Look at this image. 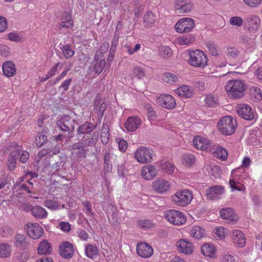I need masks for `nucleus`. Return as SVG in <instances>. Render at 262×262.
<instances>
[{
	"instance_id": "f257e3e1",
	"label": "nucleus",
	"mask_w": 262,
	"mask_h": 262,
	"mask_svg": "<svg viewBox=\"0 0 262 262\" xmlns=\"http://www.w3.org/2000/svg\"><path fill=\"white\" fill-rule=\"evenodd\" d=\"M227 95L230 97L239 98L244 96L246 85L244 80L232 79L228 81L225 86Z\"/></svg>"
},
{
	"instance_id": "f03ea898",
	"label": "nucleus",
	"mask_w": 262,
	"mask_h": 262,
	"mask_svg": "<svg viewBox=\"0 0 262 262\" xmlns=\"http://www.w3.org/2000/svg\"><path fill=\"white\" fill-rule=\"evenodd\" d=\"M217 126L223 135H231L235 132L237 126L236 120L231 116H224L219 121Z\"/></svg>"
},
{
	"instance_id": "7ed1b4c3",
	"label": "nucleus",
	"mask_w": 262,
	"mask_h": 262,
	"mask_svg": "<svg viewBox=\"0 0 262 262\" xmlns=\"http://www.w3.org/2000/svg\"><path fill=\"white\" fill-rule=\"evenodd\" d=\"M243 170L240 168L235 169L232 170L231 178L229 184L232 189V191L234 190L238 191H244L245 187L243 183L244 179H246L247 173L243 172L241 171Z\"/></svg>"
},
{
	"instance_id": "20e7f679",
	"label": "nucleus",
	"mask_w": 262,
	"mask_h": 262,
	"mask_svg": "<svg viewBox=\"0 0 262 262\" xmlns=\"http://www.w3.org/2000/svg\"><path fill=\"white\" fill-rule=\"evenodd\" d=\"M192 199L191 191L186 189L178 191L171 196V200L177 205L182 207L189 204Z\"/></svg>"
},
{
	"instance_id": "39448f33",
	"label": "nucleus",
	"mask_w": 262,
	"mask_h": 262,
	"mask_svg": "<svg viewBox=\"0 0 262 262\" xmlns=\"http://www.w3.org/2000/svg\"><path fill=\"white\" fill-rule=\"evenodd\" d=\"M164 216L168 222L175 225H183L186 223L187 220L183 213L174 209L166 211Z\"/></svg>"
},
{
	"instance_id": "423d86ee",
	"label": "nucleus",
	"mask_w": 262,
	"mask_h": 262,
	"mask_svg": "<svg viewBox=\"0 0 262 262\" xmlns=\"http://www.w3.org/2000/svg\"><path fill=\"white\" fill-rule=\"evenodd\" d=\"M189 63L194 67H204L207 63V58L202 51L196 50L189 53Z\"/></svg>"
},
{
	"instance_id": "0eeeda50",
	"label": "nucleus",
	"mask_w": 262,
	"mask_h": 262,
	"mask_svg": "<svg viewBox=\"0 0 262 262\" xmlns=\"http://www.w3.org/2000/svg\"><path fill=\"white\" fill-rule=\"evenodd\" d=\"M153 151L145 146L138 148L134 154V158L138 163H148L152 160Z\"/></svg>"
},
{
	"instance_id": "6e6552de",
	"label": "nucleus",
	"mask_w": 262,
	"mask_h": 262,
	"mask_svg": "<svg viewBox=\"0 0 262 262\" xmlns=\"http://www.w3.org/2000/svg\"><path fill=\"white\" fill-rule=\"evenodd\" d=\"M194 27L192 18L185 17L181 18L175 25L174 28L177 32L182 33L191 31Z\"/></svg>"
},
{
	"instance_id": "1a4fd4ad",
	"label": "nucleus",
	"mask_w": 262,
	"mask_h": 262,
	"mask_svg": "<svg viewBox=\"0 0 262 262\" xmlns=\"http://www.w3.org/2000/svg\"><path fill=\"white\" fill-rule=\"evenodd\" d=\"M236 112L241 118L247 120H252L256 116L254 110L249 105L244 103L237 105Z\"/></svg>"
},
{
	"instance_id": "9d476101",
	"label": "nucleus",
	"mask_w": 262,
	"mask_h": 262,
	"mask_svg": "<svg viewBox=\"0 0 262 262\" xmlns=\"http://www.w3.org/2000/svg\"><path fill=\"white\" fill-rule=\"evenodd\" d=\"M25 228L28 235L32 239H38L44 234L43 228L37 223H29Z\"/></svg>"
},
{
	"instance_id": "9b49d317",
	"label": "nucleus",
	"mask_w": 262,
	"mask_h": 262,
	"mask_svg": "<svg viewBox=\"0 0 262 262\" xmlns=\"http://www.w3.org/2000/svg\"><path fill=\"white\" fill-rule=\"evenodd\" d=\"M174 8L179 13H187L191 11L194 5L191 0H175Z\"/></svg>"
},
{
	"instance_id": "f8f14e48",
	"label": "nucleus",
	"mask_w": 262,
	"mask_h": 262,
	"mask_svg": "<svg viewBox=\"0 0 262 262\" xmlns=\"http://www.w3.org/2000/svg\"><path fill=\"white\" fill-rule=\"evenodd\" d=\"M226 62L228 61L230 66L237 63L241 57L239 51L235 47H228L226 49Z\"/></svg>"
},
{
	"instance_id": "ddd939ff",
	"label": "nucleus",
	"mask_w": 262,
	"mask_h": 262,
	"mask_svg": "<svg viewBox=\"0 0 262 262\" xmlns=\"http://www.w3.org/2000/svg\"><path fill=\"white\" fill-rule=\"evenodd\" d=\"M157 103L162 107L171 110L176 106V102L173 97L169 94H162L158 98Z\"/></svg>"
},
{
	"instance_id": "4468645a",
	"label": "nucleus",
	"mask_w": 262,
	"mask_h": 262,
	"mask_svg": "<svg viewBox=\"0 0 262 262\" xmlns=\"http://www.w3.org/2000/svg\"><path fill=\"white\" fill-rule=\"evenodd\" d=\"M137 253L143 258H149L154 253L152 247L145 243L138 244L136 248Z\"/></svg>"
},
{
	"instance_id": "2eb2a0df",
	"label": "nucleus",
	"mask_w": 262,
	"mask_h": 262,
	"mask_svg": "<svg viewBox=\"0 0 262 262\" xmlns=\"http://www.w3.org/2000/svg\"><path fill=\"white\" fill-rule=\"evenodd\" d=\"M193 145L194 147L202 150H211L212 143L205 138L196 136L193 139Z\"/></svg>"
},
{
	"instance_id": "dca6fc26",
	"label": "nucleus",
	"mask_w": 262,
	"mask_h": 262,
	"mask_svg": "<svg viewBox=\"0 0 262 262\" xmlns=\"http://www.w3.org/2000/svg\"><path fill=\"white\" fill-rule=\"evenodd\" d=\"M158 171L155 165L147 164L144 166L141 170V175L143 179L147 180L153 179L157 175Z\"/></svg>"
},
{
	"instance_id": "f3484780",
	"label": "nucleus",
	"mask_w": 262,
	"mask_h": 262,
	"mask_svg": "<svg viewBox=\"0 0 262 262\" xmlns=\"http://www.w3.org/2000/svg\"><path fill=\"white\" fill-rule=\"evenodd\" d=\"M153 189L159 193H163L169 190L170 184L169 182L164 179H158L152 183Z\"/></svg>"
},
{
	"instance_id": "a211bd4d",
	"label": "nucleus",
	"mask_w": 262,
	"mask_h": 262,
	"mask_svg": "<svg viewBox=\"0 0 262 262\" xmlns=\"http://www.w3.org/2000/svg\"><path fill=\"white\" fill-rule=\"evenodd\" d=\"M225 192L224 187L220 185H215L211 187L206 191L208 199L210 200H217L221 198V195Z\"/></svg>"
},
{
	"instance_id": "6ab92c4d",
	"label": "nucleus",
	"mask_w": 262,
	"mask_h": 262,
	"mask_svg": "<svg viewBox=\"0 0 262 262\" xmlns=\"http://www.w3.org/2000/svg\"><path fill=\"white\" fill-rule=\"evenodd\" d=\"M176 246L180 252L185 254H190L193 252V247L189 241L181 239L177 242Z\"/></svg>"
},
{
	"instance_id": "aec40b11",
	"label": "nucleus",
	"mask_w": 262,
	"mask_h": 262,
	"mask_svg": "<svg viewBox=\"0 0 262 262\" xmlns=\"http://www.w3.org/2000/svg\"><path fill=\"white\" fill-rule=\"evenodd\" d=\"M141 124V120L137 117H129L124 123L128 132H132L138 128Z\"/></svg>"
},
{
	"instance_id": "412c9836",
	"label": "nucleus",
	"mask_w": 262,
	"mask_h": 262,
	"mask_svg": "<svg viewBox=\"0 0 262 262\" xmlns=\"http://www.w3.org/2000/svg\"><path fill=\"white\" fill-rule=\"evenodd\" d=\"M222 219L227 221L228 223H235L238 220L237 215L231 208H224L220 211Z\"/></svg>"
},
{
	"instance_id": "4be33fe9",
	"label": "nucleus",
	"mask_w": 262,
	"mask_h": 262,
	"mask_svg": "<svg viewBox=\"0 0 262 262\" xmlns=\"http://www.w3.org/2000/svg\"><path fill=\"white\" fill-rule=\"evenodd\" d=\"M60 253L62 257L71 258L74 253L73 245L68 242H63L59 247Z\"/></svg>"
},
{
	"instance_id": "5701e85b",
	"label": "nucleus",
	"mask_w": 262,
	"mask_h": 262,
	"mask_svg": "<svg viewBox=\"0 0 262 262\" xmlns=\"http://www.w3.org/2000/svg\"><path fill=\"white\" fill-rule=\"evenodd\" d=\"M246 23L249 30L251 31H254L259 28L260 24V19L257 15H250L247 16Z\"/></svg>"
},
{
	"instance_id": "b1692460",
	"label": "nucleus",
	"mask_w": 262,
	"mask_h": 262,
	"mask_svg": "<svg viewBox=\"0 0 262 262\" xmlns=\"http://www.w3.org/2000/svg\"><path fill=\"white\" fill-rule=\"evenodd\" d=\"M175 93L180 97L189 98L193 95L192 88L187 85H182L174 90Z\"/></svg>"
},
{
	"instance_id": "393cba45",
	"label": "nucleus",
	"mask_w": 262,
	"mask_h": 262,
	"mask_svg": "<svg viewBox=\"0 0 262 262\" xmlns=\"http://www.w3.org/2000/svg\"><path fill=\"white\" fill-rule=\"evenodd\" d=\"M232 238L233 242L239 247H243L246 244V238L244 234L240 230H233Z\"/></svg>"
},
{
	"instance_id": "a878e982",
	"label": "nucleus",
	"mask_w": 262,
	"mask_h": 262,
	"mask_svg": "<svg viewBox=\"0 0 262 262\" xmlns=\"http://www.w3.org/2000/svg\"><path fill=\"white\" fill-rule=\"evenodd\" d=\"M32 215L38 219H45L48 216L47 211L39 205H35L32 207Z\"/></svg>"
},
{
	"instance_id": "bb28decb",
	"label": "nucleus",
	"mask_w": 262,
	"mask_h": 262,
	"mask_svg": "<svg viewBox=\"0 0 262 262\" xmlns=\"http://www.w3.org/2000/svg\"><path fill=\"white\" fill-rule=\"evenodd\" d=\"M105 64V60L103 59H99L97 55H95L94 60L92 62L91 66L93 68L95 72L99 74L102 71L103 69Z\"/></svg>"
},
{
	"instance_id": "cd10ccee",
	"label": "nucleus",
	"mask_w": 262,
	"mask_h": 262,
	"mask_svg": "<svg viewBox=\"0 0 262 262\" xmlns=\"http://www.w3.org/2000/svg\"><path fill=\"white\" fill-rule=\"evenodd\" d=\"M210 151L213 153L214 157L223 160L226 159L228 156L226 150L219 145H212L211 150H210Z\"/></svg>"
},
{
	"instance_id": "c85d7f7f",
	"label": "nucleus",
	"mask_w": 262,
	"mask_h": 262,
	"mask_svg": "<svg viewBox=\"0 0 262 262\" xmlns=\"http://www.w3.org/2000/svg\"><path fill=\"white\" fill-rule=\"evenodd\" d=\"M3 72L4 74L8 77H12L16 73V67L12 61H7L3 63Z\"/></svg>"
},
{
	"instance_id": "c756f323",
	"label": "nucleus",
	"mask_w": 262,
	"mask_h": 262,
	"mask_svg": "<svg viewBox=\"0 0 262 262\" xmlns=\"http://www.w3.org/2000/svg\"><path fill=\"white\" fill-rule=\"evenodd\" d=\"M71 118L69 116H64L57 122V125L59 129L64 132L70 130V126L72 125L70 122Z\"/></svg>"
},
{
	"instance_id": "7c9ffc66",
	"label": "nucleus",
	"mask_w": 262,
	"mask_h": 262,
	"mask_svg": "<svg viewBox=\"0 0 262 262\" xmlns=\"http://www.w3.org/2000/svg\"><path fill=\"white\" fill-rule=\"evenodd\" d=\"M12 148L14 149L17 158L19 157V160L21 162L25 163L27 161L29 158V154L27 151L21 150V147L16 144Z\"/></svg>"
},
{
	"instance_id": "2f4dec72",
	"label": "nucleus",
	"mask_w": 262,
	"mask_h": 262,
	"mask_svg": "<svg viewBox=\"0 0 262 262\" xmlns=\"http://www.w3.org/2000/svg\"><path fill=\"white\" fill-rule=\"evenodd\" d=\"M162 79L165 82L172 84L179 81V77L178 74L170 72H165L162 74Z\"/></svg>"
},
{
	"instance_id": "473e14b6",
	"label": "nucleus",
	"mask_w": 262,
	"mask_h": 262,
	"mask_svg": "<svg viewBox=\"0 0 262 262\" xmlns=\"http://www.w3.org/2000/svg\"><path fill=\"white\" fill-rule=\"evenodd\" d=\"M157 17L151 11H148L145 13L143 16L144 26L146 27L151 26L156 21Z\"/></svg>"
},
{
	"instance_id": "72a5a7b5",
	"label": "nucleus",
	"mask_w": 262,
	"mask_h": 262,
	"mask_svg": "<svg viewBox=\"0 0 262 262\" xmlns=\"http://www.w3.org/2000/svg\"><path fill=\"white\" fill-rule=\"evenodd\" d=\"M37 251L39 254H48L51 252L52 248L48 241L43 240L40 243Z\"/></svg>"
},
{
	"instance_id": "f704fd0d",
	"label": "nucleus",
	"mask_w": 262,
	"mask_h": 262,
	"mask_svg": "<svg viewBox=\"0 0 262 262\" xmlns=\"http://www.w3.org/2000/svg\"><path fill=\"white\" fill-rule=\"evenodd\" d=\"M96 125L94 124L86 122L84 124L80 125L78 129V133L79 134H89L95 128Z\"/></svg>"
},
{
	"instance_id": "c9c22d12",
	"label": "nucleus",
	"mask_w": 262,
	"mask_h": 262,
	"mask_svg": "<svg viewBox=\"0 0 262 262\" xmlns=\"http://www.w3.org/2000/svg\"><path fill=\"white\" fill-rule=\"evenodd\" d=\"M205 234V231L200 226H193L190 231V235L195 239H200Z\"/></svg>"
},
{
	"instance_id": "e433bc0d",
	"label": "nucleus",
	"mask_w": 262,
	"mask_h": 262,
	"mask_svg": "<svg viewBox=\"0 0 262 262\" xmlns=\"http://www.w3.org/2000/svg\"><path fill=\"white\" fill-rule=\"evenodd\" d=\"M202 253L204 255L208 257H212L215 253V249L214 246L211 244H205L201 248Z\"/></svg>"
},
{
	"instance_id": "4c0bfd02",
	"label": "nucleus",
	"mask_w": 262,
	"mask_h": 262,
	"mask_svg": "<svg viewBox=\"0 0 262 262\" xmlns=\"http://www.w3.org/2000/svg\"><path fill=\"white\" fill-rule=\"evenodd\" d=\"M195 40L193 35L189 34L179 37L177 39L178 43L180 45H189Z\"/></svg>"
},
{
	"instance_id": "58836bf2",
	"label": "nucleus",
	"mask_w": 262,
	"mask_h": 262,
	"mask_svg": "<svg viewBox=\"0 0 262 262\" xmlns=\"http://www.w3.org/2000/svg\"><path fill=\"white\" fill-rule=\"evenodd\" d=\"M86 256L92 259H94L98 254V250L95 246L91 245H88L85 249Z\"/></svg>"
},
{
	"instance_id": "ea45409f",
	"label": "nucleus",
	"mask_w": 262,
	"mask_h": 262,
	"mask_svg": "<svg viewBox=\"0 0 262 262\" xmlns=\"http://www.w3.org/2000/svg\"><path fill=\"white\" fill-rule=\"evenodd\" d=\"M101 139L102 143L103 144H107L110 139L109 127L106 124L103 125L101 134Z\"/></svg>"
},
{
	"instance_id": "a19ab883",
	"label": "nucleus",
	"mask_w": 262,
	"mask_h": 262,
	"mask_svg": "<svg viewBox=\"0 0 262 262\" xmlns=\"http://www.w3.org/2000/svg\"><path fill=\"white\" fill-rule=\"evenodd\" d=\"M11 252V246L6 243L0 244V257H7L10 256Z\"/></svg>"
},
{
	"instance_id": "79ce46f5",
	"label": "nucleus",
	"mask_w": 262,
	"mask_h": 262,
	"mask_svg": "<svg viewBox=\"0 0 262 262\" xmlns=\"http://www.w3.org/2000/svg\"><path fill=\"white\" fill-rule=\"evenodd\" d=\"M44 205L52 211H55L60 209V204L58 201L54 200H46Z\"/></svg>"
},
{
	"instance_id": "37998d69",
	"label": "nucleus",
	"mask_w": 262,
	"mask_h": 262,
	"mask_svg": "<svg viewBox=\"0 0 262 262\" xmlns=\"http://www.w3.org/2000/svg\"><path fill=\"white\" fill-rule=\"evenodd\" d=\"M60 49L63 55L66 58L68 59L72 57L75 54L74 50L68 44L63 45Z\"/></svg>"
},
{
	"instance_id": "c03bdc74",
	"label": "nucleus",
	"mask_w": 262,
	"mask_h": 262,
	"mask_svg": "<svg viewBox=\"0 0 262 262\" xmlns=\"http://www.w3.org/2000/svg\"><path fill=\"white\" fill-rule=\"evenodd\" d=\"M159 166L163 170L169 174H171L174 172V167L169 162H161L159 164Z\"/></svg>"
},
{
	"instance_id": "a18cd8bd",
	"label": "nucleus",
	"mask_w": 262,
	"mask_h": 262,
	"mask_svg": "<svg viewBox=\"0 0 262 262\" xmlns=\"http://www.w3.org/2000/svg\"><path fill=\"white\" fill-rule=\"evenodd\" d=\"M251 96L256 101H259L262 99V92L261 89L257 86H253L250 90Z\"/></svg>"
},
{
	"instance_id": "49530a36",
	"label": "nucleus",
	"mask_w": 262,
	"mask_h": 262,
	"mask_svg": "<svg viewBox=\"0 0 262 262\" xmlns=\"http://www.w3.org/2000/svg\"><path fill=\"white\" fill-rule=\"evenodd\" d=\"M17 159L18 158L14 151V149H13V150H12L11 152L10 153L8 161V166L10 170H13L15 167V164Z\"/></svg>"
},
{
	"instance_id": "de8ad7c7",
	"label": "nucleus",
	"mask_w": 262,
	"mask_h": 262,
	"mask_svg": "<svg viewBox=\"0 0 262 262\" xmlns=\"http://www.w3.org/2000/svg\"><path fill=\"white\" fill-rule=\"evenodd\" d=\"M48 140V138L42 133H39L35 138V143L38 147L42 146Z\"/></svg>"
},
{
	"instance_id": "09e8293b",
	"label": "nucleus",
	"mask_w": 262,
	"mask_h": 262,
	"mask_svg": "<svg viewBox=\"0 0 262 262\" xmlns=\"http://www.w3.org/2000/svg\"><path fill=\"white\" fill-rule=\"evenodd\" d=\"M15 245L17 247L25 246L27 244V238L25 235L17 234L15 238Z\"/></svg>"
},
{
	"instance_id": "8fccbe9b",
	"label": "nucleus",
	"mask_w": 262,
	"mask_h": 262,
	"mask_svg": "<svg viewBox=\"0 0 262 262\" xmlns=\"http://www.w3.org/2000/svg\"><path fill=\"white\" fill-rule=\"evenodd\" d=\"M206 105L210 107H214L217 104V98L213 95H207L205 99Z\"/></svg>"
},
{
	"instance_id": "3c124183",
	"label": "nucleus",
	"mask_w": 262,
	"mask_h": 262,
	"mask_svg": "<svg viewBox=\"0 0 262 262\" xmlns=\"http://www.w3.org/2000/svg\"><path fill=\"white\" fill-rule=\"evenodd\" d=\"M159 53L163 57L167 58L172 55V51L168 46H163L160 47Z\"/></svg>"
},
{
	"instance_id": "603ef678",
	"label": "nucleus",
	"mask_w": 262,
	"mask_h": 262,
	"mask_svg": "<svg viewBox=\"0 0 262 262\" xmlns=\"http://www.w3.org/2000/svg\"><path fill=\"white\" fill-rule=\"evenodd\" d=\"M133 74L139 79H143L146 76L145 70L140 67H136L134 68Z\"/></svg>"
},
{
	"instance_id": "864d4df0",
	"label": "nucleus",
	"mask_w": 262,
	"mask_h": 262,
	"mask_svg": "<svg viewBox=\"0 0 262 262\" xmlns=\"http://www.w3.org/2000/svg\"><path fill=\"white\" fill-rule=\"evenodd\" d=\"M229 23L232 26L241 27L243 25V20L239 16H233L230 18Z\"/></svg>"
},
{
	"instance_id": "5fc2aeb1",
	"label": "nucleus",
	"mask_w": 262,
	"mask_h": 262,
	"mask_svg": "<svg viewBox=\"0 0 262 262\" xmlns=\"http://www.w3.org/2000/svg\"><path fill=\"white\" fill-rule=\"evenodd\" d=\"M195 159L192 154H185L183 157V162L186 165H191L194 163Z\"/></svg>"
},
{
	"instance_id": "6e6d98bb",
	"label": "nucleus",
	"mask_w": 262,
	"mask_h": 262,
	"mask_svg": "<svg viewBox=\"0 0 262 262\" xmlns=\"http://www.w3.org/2000/svg\"><path fill=\"white\" fill-rule=\"evenodd\" d=\"M206 46L210 53L212 56H216L219 55L218 48L215 44L213 43H208Z\"/></svg>"
},
{
	"instance_id": "4d7b16f0",
	"label": "nucleus",
	"mask_w": 262,
	"mask_h": 262,
	"mask_svg": "<svg viewBox=\"0 0 262 262\" xmlns=\"http://www.w3.org/2000/svg\"><path fill=\"white\" fill-rule=\"evenodd\" d=\"M59 228L64 232H69L71 229V225L66 222H60L58 224Z\"/></svg>"
},
{
	"instance_id": "13d9d810",
	"label": "nucleus",
	"mask_w": 262,
	"mask_h": 262,
	"mask_svg": "<svg viewBox=\"0 0 262 262\" xmlns=\"http://www.w3.org/2000/svg\"><path fill=\"white\" fill-rule=\"evenodd\" d=\"M116 142L118 144V148L120 151L122 152L126 151L128 147V144L125 140L123 139H117Z\"/></svg>"
},
{
	"instance_id": "bf43d9fd",
	"label": "nucleus",
	"mask_w": 262,
	"mask_h": 262,
	"mask_svg": "<svg viewBox=\"0 0 262 262\" xmlns=\"http://www.w3.org/2000/svg\"><path fill=\"white\" fill-rule=\"evenodd\" d=\"M244 3L251 8H256L259 6L262 0H243Z\"/></svg>"
},
{
	"instance_id": "052dcab7",
	"label": "nucleus",
	"mask_w": 262,
	"mask_h": 262,
	"mask_svg": "<svg viewBox=\"0 0 262 262\" xmlns=\"http://www.w3.org/2000/svg\"><path fill=\"white\" fill-rule=\"evenodd\" d=\"M138 225L140 227L145 229L152 228L154 225L150 221L146 220L140 221L138 223Z\"/></svg>"
},
{
	"instance_id": "680f3d73",
	"label": "nucleus",
	"mask_w": 262,
	"mask_h": 262,
	"mask_svg": "<svg viewBox=\"0 0 262 262\" xmlns=\"http://www.w3.org/2000/svg\"><path fill=\"white\" fill-rule=\"evenodd\" d=\"M51 152V150L50 148L43 149L41 150L35 157V160L36 161V163H38L39 162L40 159L42 157L46 156L48 154H50Z\"/></svg>"
},
{
	"instance_id": "e2e57ef3",
	"label": "nucleus",
	"mask_w": 262,
	"mask_h": 262,
	"mask_svg": "<svg viewBox=\"0 0 262 262\" xmlns=\"http://www.w3.org/2000/svg\"><path fill=\"white\" fill-rule=\"evenodd\" d=\"M227 229L223 227H216L215 228V232L217 237L220 239H223L225 237L226 231Z\"/></svg>"
},
{
	"instance_id": "0e129e2a",
	"label": "nucleus",
	"mask_w": 262,
	"mask_h": 262,
	"mask_svg": "<svg viewBox=\"0 0 262 262\" xmlns=\"http://www.w3.org/2000/svg\"><path fill=\"white\" fill-rule=\"evenodd\" d=\"M14 257L20 262H25L28 258V255L26 252H18L15 254Z\"/></svg>"
},
{
	"instance_id": "69168bd1",
	"label": "nucleus",
	"mask_w": 262,
	"mask_h": 262,
	"mask_svg": "<svg viewBox=\"0 0 262 262\" xmlns=\"http://www.w3.org/2000/svg\"><path fill=\"white\" fill-rule=\"evenodd\" d=\"M0 54L3 56H8L10 54V48L6 45H0Z\"/></svg>"
},
{
	"instance_id": "338daca9",
	"label": "nucleus",
	"mask_w": 262,
	"mask_h": 262,
	"mask_svg": "<svg viewBox=\"0 0 262 262\" xmlns=\"http://www.w3.org/2000/svg\"><path fill=\"white\" fill-rule=\"evenodd\" d=\"M104 153V164H111V159L113 158V155L109 151L105 150L103 151Z\"/></svg>"
},
{
	"instance_id": "774afa93",
	"label": "nucleus",
	"mask_w": 262,
	"mask_h": 262,
	"mask_svg": "<svg viewBox=\"0 0 262 262\" xmlns=\"http://www.w3.org/2000/svg\"><path fill=\"white\" fill-rule=\"evenodd\" d=\"M221 260L222 262H235L234 257L228 254L223 255L222 256Z\"/></svg>"
}]
</instances>
